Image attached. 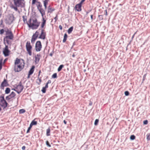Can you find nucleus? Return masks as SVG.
Instances as JSON below:
<instances>
[{
  "mask_svg": "<svg viewBox=\"0 0 150 150\" xmlns=\"http://www.w3.org/2000/svg\"><path fill=\"white\" fill-rule=\"evenodd\" d=\"M13 4H11L10 7L13 9L15 11L18 10V8H22L25 5V2L24 0H13Z\"/></svg>",
  "mask_w": 150,
  "mask_h": 150,
  "instance_id": "f257e3e1",
  "label": "nucleus"
},
{
  "mask_svg": "<svg viewBox=\"0 0 150 150\" xmlns=\"http://www.w3.org/2000/svg\"><path fill=\"white\" fill-rule=\"evenodd\" d=\"M27 24L29 28L34 30L37 29L38 28L40 25V22H38L36 18L32 19L30 18L28 22H27Z\"/></svg>",
  "mask_w": 150,
  "mask_h": 150,
  "instance_id": "f03ea898",
  "label": "nucleus"
},
{
  "mask_svg": "<svg viewBox=\"0 0 150 150\" xmlns=\"http://www.w3.org/2000/svg\"><path fill=\"white\" fill-rule=\"evenodd\" d=\"M6 32V36L4 39V43L5 44V42H6V43L8 44H9V42L8 39L10 40H12L13 38V35L12 31L8 29L7 30L5 31Z\"/></svg>",
  "mask_w": 150,
  "mask_h": 150,
  "instance_id": "7ed1b4c3",
  "label": "nucleus"
},
{
  "mask_svg": "<svg viewBox=\"0 0 150 150\" xmlns=\"http://www.w3.org/2000/svg\"><path fill=\"white\" fill-rule=\"evenodd\" d=\"M24 66V63L23 64L22 63L19 64H17L14 65V70L16 72H18L22 70Z\"/></svg>",
  "mask_w": 150,
  "mask_h": 150,
  "instance_id": "20e7f679",
  "label": "nucleus"
},
{
  "mask_svg": "<svg viewBox=\"0 0 150 150\" xmlns=\"http://www.w3.org/2000/svg\"><path fill=\"white\" fill-rule=\"evenodd\" d=\"M26 48L28 54L30 56H31L32 54V47L29 41H28L27 42L26 44Z\"/></svg>",
  "mask_w": 150,
  "mask_h": 150,
  "instance_id": "39448f33",
  "label": "nucleus"
},
{
  "mask_svg": "<svg viewBox=\"0 0 150 150\" xmlns=\"http://www.w3.org/2000/svg\"><path fill=\"white\" fill-rule=\"evenodd\" d=\"M42 48V45L41 42L40 41H38L36 42L35 44V48L37 52L40 51Z\"/></svg>",
  "mask_w": 150,
  "mask_h": 150,
  "instance_id": "423d86ee",
  "label": "nucleus"
},
{
  "mask_svg": "<svg viewBox=\"0 0 150 150\" xmlns=\"http://www.w3.org/2000/svg\"><path fill=\"white\" fill-rule=\"evenodd\" d=\"M39 33V32L37 31L33 34L31 40V42L33 44L34 43L35 40L38 37Z\"/></svg>",
  "mask_w": 150,
  "mask_h": 150,
  "instance_id": "0eeeda50",
  "label": "nucleus"
},
{
  "mask_svg": "<svg viewBox=\"0 0 150 150\" xmlns=\"http://www.w3.org/2000/svg\"><path fill=\"white\" fill-rule=\"evenodd\" d=\"M46 36V33L44 29H41V33L40 35L39 38L43 40H44Z\"/></svg>",
  "mask_w": 150,
  "mask_h": 150,
  "instance_id": "6e6552de",
  "label": "nucleus"
},
{
  "mask_svg": "<svg viewBox=\"0 0 150 150\" xmlns=\"http://www.w3.org/2000/svg\"><path fill=\"white\" fill-rule=\"evenodd\" d=\"M23 86L18 85L16 88V89L17 90H16L15 89L14 90L17 92L19 94L23 91Z\"/></svg>",
  "mask_w": 150,
  "mask_h": 150,
  "instance_id": "1a4fd4ad",
  "label": "nucleus"
},
{
  "mask_svg": "<svg viewBox=\"0 0 150 150\" xmlns=\"http://www.w3.org/2000/svg\"><path fill=\"white\" fill-rule=\"evenodd\" d=\"M8 105V103L6 100L0 101V105L3 108V109L7 107Z\"/></svg>",
  "mask_w": 150,
  "mask_h": 150,
  "instance_id": "9d476101",
  "label": "nucleus"
},
{
  "mask_svg": "<svg viewBox=\"0 0 150 150\" xmlns=\"http://www.w3.org/2000/svg\"><path fill=\"white\" fill-rule=\"evenodd\" d=\"M82 5L79 3L76 5L75 8L76 10L78 11H81Z\"/></svg>",
  "mask_w": 150,
  "mask_h": 150,
  "instance_id": "9b49d317",
  "label": "nucleus"
},
{
  "mask_svg": "<svg viewBox=\"0 0 150 150\" xmlns=\"http://www.w3.org/2000/svg\"><path fill=\"white\" fill-rule=\"evenodd\" d=\"M8 86L7 82V80L4 79V81L1 83V88H2L4 86Z\"/></svg>",
  "mask_w": 150,
  "mask_h": 150,
  "instance_id": "f8f14e48",
  "label": "nucleus"
},
{
  "mask_svg": "<svg viewBox=\"0 0 150 150\" xmlns=\"http://www.w3.org/2000/svg\"><path fill=\"white\" fill-rule=\"evenodd\" d=\"M41 57V55L40 54H38L35 56V62L37 64L38 63L40 59V57Z\"/></svg>",
  "mask_w": 150,
  "mask_h": 150,
  "instance_id": "ddd939ff",
  "label": "nucleus"
},
{
  "mask_svg": "<svg viewBox=\"0 0 150 150\" xmlns=\"http://www.w3.org/2000/svg\"><path fill=\"white\" fill-rule=\"evenodd\" d=\"M35 68V67L34 66H33L31 67V68L30 69V71L28 72V78L29 77V76L32 74L33 72L34 71V69Z\"/></svg>",
  "mask_w": 150,
  "mask_h": 150,
  "instance_id": "4468645a",
  "label": "nucleus"
},
{
  "mask_svg": "<svg viewBox=\"0 0 150 150\" xmlns=\"http://www.w3.org/2000/svg\"><path fill=\"white\" fill-rule=\"evenodd\" d=\"M10 51L8 50H4L3 51L4 54L5 56H7L9 55V54Z\"/></svg>",
  "mask_w": 150,
  "mask_h": 150,
  "instance_id": "2eb2a0df",
  "label": "nucleus"
},
{
  "mask_svg": "<svg viewBox=\"0 0 150 150\" xmlns=\"http://www.w3.org/2000/svg\"><path fill=\"white\" fill-rule=\"evenodd\" d=\"M38 10L40 11V13L41 14V16L42 17H43V16L45 14V11L44 9L42 8H40Z\"/></svg>",
  "mask_w": 150,
  "mask_h": 150,
  "instance_id": "dca6fc26",
  "label": "nucleus"
},
{
  "mask_svg": "<svg viewBox=\"0 0 150 150\" xmlns=\"http://www.w3.org/2000/svg\"><path fill=\"white\" fill-rule=\"evenodd\" d=\"M46 23V20H45L44 17H42V22L41 23V28L42 29L44 27V26L45 25Z\"/></svg>",
  "mask_w": 150,
  "mask_h": 150,
  "instance_id": "f3484780",
  "label": "nucleus"
},
{
  "mask_svg": "<svg viewBox=\"0 0 150 150\" xmlns=\"http://www.w3.org/2000/svg\"><path fill=\"white\" fill-rule=\"evenodd\" d=\"M36 3H37L36 5L37 6V9L38 10L40 9V8H42V5L40 2L38 1L36 2Z\"/></svg>",
  "mask_w": 150,
  "mask_h": 150,
  "instance_id": "a211bd4d",
  "label": "nucleus"
},
{
  "mask_svg": "<svg viewBox=\"0 0 150 150\" xmlns=\"http://www.w3.org/2000/svg\"><path fill=\"white\" fill-rule=\"evenodd\" d=\"M21 63H20V59L18 58H17L15 61L14 65L19 64Z\"/></svg>",
  "mask_w": 150,
  "mask_h": 150,
  "instance_id": "6ab92c4d",
  "label": "nucleus"
},
{
  "mask_svg": "<svg viewBox=\"0 0 150 150\" xmlns=\"http://www.w3.org/2000/svg\"><path fill=\"white\" fill-rule=\"evenodd\" d=\"M49 1V0H45L43 1L44 5L45 7V9H46L47 8V6Z\"/></svg>",
  "mask_w": 150,
  "mask_h": 150,
  "instance_id": "aec40b11",
  "label": "nucleus"
},
{
  "mask_svg": "<svg viewBox=\"0 0 150 150\" xmlns=\"http://www.w3.org/2000/svg\"><path fill=\"white\" fill-rule=\"evenodd\" d=\"M50 130L49 128L46 130V135L47 136H50Z\"/></svg>",
  "mask_w": 150,
  "mask_h": 150,
  "instance_id": "412c9836",
  "label": "nucleus"
},
{
  "mask_svg": "<svg viewBox=\"0 0 150 150\" xmlns=\"http://www.w3.org/2000/svg\"><path fill=\"white\" fill-rule=\"evenodd\" d=\"M67 36H67V34L66 33H65L64 35V39L63 40V42H66V41L67 40Z\"/></svg>",
  "mask_w": 150,
  "mask_h": 150,
  "instance_id": "4be33fe9",
  "label": "nucleus"
},
{
  "mask_svg": "<svg viewBox=\"0 0 150 150\" xmlns=\"http://www.w3.org/2000/svg\"><path fill=\"white\" fill-rule=\"evenodd\" d=\"M16 94L15 93L13 92H12L11 94L9 95V96L10 97V98H13L15 97V96H16Z\"/></svg>",
  "mask_w": 150,
  "mask_h": 150,
  "instance_id": "5701e85b",
  "label": "nucleus"
},
{
  "mask_svg": "<svg viewBox=\"0 0 150 150\" xmlns=\"http://www.w3.org/2000/svg\"><path fill=\"white\" fill-rule=\"evenodd\" d=\"M50 7L48 8V12L51 13L53 11H54L55 9L54 8H50Z\"/></svg>",
  "mask_w": 150,
  "mask_h": 150,
  "instance_id": "b1692460",
  "label": "nucleus"
},
{
  "mask_svg": "<svg viewBox=\"0 0 150 150\" xmlns=\"http://www.w3.org/2000/svg\"><path fill=\"white\" fill-rule=\"evenodd\" d=\"M73 26H71L70 27L68 30V33L69 34L71 33L72 31H73Z\"/></svg>",
  "mask_w": 150,
  "mask_h": 150,
  "instance_id": "393cba45",
  "label": "nucleus"
},
{
  "mask_svg": "<svg viewBox=\"0 0 150 150\" xmlns=\"http://www.w3.org/2000/svg\"><path fill=\"white\" fill-rule=\"evenodd\" d=\"M64 65L63 64L60 65L58 68L57 70L58 71H60L62 68L64 67Z\"/></svg>",
  "mask_w": 150,
  "mask_h": 150,
  "instance_id": "a878e982",
  "label": "nucleus"
},
{
  "mask_svg": "<svg viewBox=\"0 0 150 150\" xmlns=\"http://www.w3.org/2000/svg\"><path fill=\"white\" fill-rule=\"evenodd\" d=\"M37 122L36 121H35L34 120H33L32 121L30 125L32 126L33 125H36L37 124Z\"/></svg>",
  "mask_w": 150,
  "mask_h": 150,
  "instance_id": "bb28decb",
  "label": "nucleus"
},
{
  "mask_svg": "<svg viewBox=\"0 0 150 150\" xmlns=\"http://www.w3.org/2000/svg\"><path fill=\"white\" fill-rule=\"evenodd\" d=\"M10 91V89L9 88H6L5 92L6 94L9 93Z\"/></svg>",
  "mask_w": 150,
  "mask_h": 150,
  "instance_id": "cd10ccee",
  "label": "nucleus"
},
{
  "mask_svg": "<svg viewBox=\"0 0 150 150\" xmlns=\"http://www.w3.org/2000/svg\"><path fill=\"white\" fill-rule=\"evenodd\" d=\"M25 112V110L24 109H20L19 111V113L20 114H22L24 112Z\"/></svg>",
  "mask_w": 150,
  "mask_h": 150,
  "instance_id": "c85d7f7f",
  "label": "nucleus"
},
{
  "mask_svg": "<svg viewBox=\"0 0 150 150\" xmlns=\"http://www.w3.org/2000/svg\"><path fill=\"white\" fill-rule=\"evenodd\" d=\"M6 100L4 98V96L3 95H2L0 96V101H3Z\"/></svg>",
  "mask_w": 150,
  "mask_h": 150,
  "instance_id": "c756f323",
  "label": "nucleus"
},
{
  "mask_svg": "<svg viewBox=\"0 0 150 150\" xmlns=\"http://www.w3.org/2000/svg\"><path fill=\"white\" fill-rule=\"evenodd\" d=\"M146 139L148 141L150 140V134L148 133L146 135Z\"/></svg>",
  "mask_w": 150,
  "mask_h": 150,
  "instance_id": "7c9ffc66",
  "label": "nucleus"
},
{
  "mask_svg": "<svg viewBox=\"0 0 150 150\" xmlns=\"http://www.w3.org/2000/svg\"><path fill=\"white\" fill-rule=\"evenodd\" d=\"M42 77H40V78H38V80H39V82H37L38 84H40L42 81L41 79Z\"/></svg>",
  "mask_w": 150,
  "mask_h": 150,
  "instance_id": "2f4dec72",
  "label": "nucleus"
},
{
  "mask_svg": "<svg viewBox=\"0 0 150 150\" xmlns=\"http://www.w3.org/2000/svg\"><path fill=\"white\" fill-rule=\"evenodd\" d=\"M32 126L30 124L29 127L28 128L27 131V133H28L30 132V130L32 127Z\"/></svg>",
  "mask_w": 150,
  "mask_h": 150,
  "instance_id": "473e14b6",
  "label": "nucleus"
},
{
  "mask_svg": "<svg viewBox=\"0 0 150 150\" xmlns=\"http://www.w3.org/2000/svg\"><path fill=\"white\" fill-rule=\"evenodd\" d=\"M52 77L53 78H55L57 77V74L56 73H54L52 76Z\"/></svg>",
  "mask_w": 150,
  "mask_h": 150,
  "instance_id": "72a5a7b5",
  "label": "nucleus"
},
{
  "mask_svg": "<svg viewBox=\"0 0 150 150\" xmlns=\"http://www.w3.org/2000/svg\"><path fill=\"white\" fill-rule=\"evenodd\" d=\"M135 137L134 135H132L130 137V139L132 140H133L135 139Z\"/></svg>",
  "mask_w": 150,
  "mask_h": 150,
  "instance_id": "f704fd0d",
  "label": "nucleus"
},
{
  "mask_svg": "<svg viewBox=\"0 0 150 150\" xmlns=\"http://www.w3.org/2000/svg\"><path fill=\"white\" fill-rule=\"evenodd\" d=\"M23 21H24V23L26 21V22H27V18H26V16H23Z\"/></svg>",
  "mask_w": 150,
  "mask_h": 150,
  "instance_id": "c9c22d12",
  "label": "nucleus"
},
{
  "mask_svg": "<svg viewBox=\"0 0 150 150\" xmlns=\"http://www.w3.org/2000/svg\"><path fill=\"white\" fill-rule=\"evenodd\" d=\"M46 88H45L44 87L42 88V91L43 93H45L46 92Z\"/></svg>",
  "mask_w": 150,
  "mask_h": 150,
  "instance_id": "e433bc0d",
  "label": "nucleus"
},
{
  "mask_svg": "<svg viewBox=\"0 0 150 150\" xmlns=\"http://www.w3.org/2000/svg\"><path fill=\"white\" fill-rule=\"evenodd\" d=\"M99 120L98 119H96L95 120L94 122L95 125H97L98 123Z\"/></svg>",
  "mask_w": 150,
  "mask_h": 150,
  "instance_id": "4c0bfd02",
  "label": "nucleus"
},
{
  "mask_svg": "<svg viewBox=\"0 0 150 150\" xmlns=\"http://www.w3.org/2000/svg\"><path fill=\"white\" fill-rule=\"evenodd\" d=\"M46 145L49 147H51V145L50 144L48 141H46Z\"/></svg>",
  "mask_w": 150,
  "mask_h": 150,
  "instance_id": "58836bf2",
  "label": "nucleus"
},
{
  "mask_svg": "<svg viewBox=\"0 0 150 150\" xmlns=\"http://www.w3.org/2000/svg\"><path fill=\"white\" fill-rule=\"evenodd\" d=\"M2 60H1L0 61V71L2 69Z\"/></svg>",
  "mask_w": 150,
  "mask_h": 150,
  "instance_id": "ea45409f",
  "label": "nucleus"
},
{
  "mask_svg": "<svg viewBox=\"0 0 150 150\" xmlns=\"http://www.w3.org/2000/svg\"><path fill=\"white\" fill-rule=\"evenodd\" d=\"M98 18L100 20H102L103 19V15H100L98 16Z\"/></svg>",
  "mask_w": 150,
  "mask_h": 150,
  "instance_id": "a19ab883",
  "label": "nucleus"
},
{
  "mask_svg": "<svg viewBox=\"0 0 150 150\" xmlns=\"http://www.w3.org/2000/svg\"><path fill=\"white\" fill-rule=\"evenodd\" d=\"M37 0H32V5H33L35 4L36 2L37 1Z\"/></svg>",
  "mask_w": 150,
  "mask_h": 150,
  "instance_id": "79ce46f5",
  "label": "nucleus"
},
{
  "mask_svg": "<svg viewBox=\"0 0 150 150\" xmlns=\"http://www.w3.org/2000/svg\"><path fill=\"white\" fill-rule=\"evenodd\" d=\"M125 94L126 96H128L129 94V93L128 91H126L125 92Z\"/></svg>",
  "mask_w": 150,
  "mask_h": 150,
  "instance_id": "37998d69",
  "label": "nucleus"
},
{
  "mask_svg": "<svg viewBox=\"0 0 150 150\" xmlns=\"http://www.w3.org/2000/svg\"><path fill=\"white\" fill-rule=\"evenodd\" d=\"M4 29H1L0 30V34H2L4 33Z\"/></svg>",
  "mask_w": 150,
  "mask_h": 150,
  "instance_id": "c03bdc74",
  "label": "nucleus"
},
{
  "mask_svg": "<svg viewBox=\"0 0 150 150\" xmlns=\"http://www.w3.org/2000/svg\"><path fill=\"white\" fill-rule=\"evenodd\" d=\"M148 123V121L147 120H146L144 121L143 122V123L144 125H146Z\"/></svg>",
  "mask_w": 150,
  "mask_h": 150,
  "instance_id": "a18cd8bd",
  "label": "nucleus"
},
{
  "mask_svg": "<svg viewBox=\"0 0 150 150\" xmlns=\"http://www.w3.org/2000/svg\"><path fill=\"white\" fill-rule=\"evenodd\" d=\"M11 98H10V97L9 96H7L6 97V99L7 100H9L10 99H11Z\"/></svg>",
  "mask_w": 150,
  "mask_h": 150,
  "instance_id": "49530a36",
  "label": "nucleus"
},
{
  "mask_svg": "<svg viewBox=\"0 0 150 150\" xmlns=\"http://www.w3.org/2000/svg\"><path fill=\"white\" fill-rule=\"evenodd\" d=\"M146 74H145L144 76H143V81H144L145 79H146Z\"/></svg>",
  "mask_w": 150,
  "mask_h": 150,
  "instance_id": "de8ad7c7",
  "label": "nucleus"
},
{
  "mask_svg": "<svg viewBox=\"0 0 150 150\" xmlns=\"http://www.w3.org/2000/svg\"><path fill=\"white\" fill-rule=\"evenodd\" d=\"M85 1V0H81V2L79 3L80 4L82 5L83 3Z\"/></svg>",
  "mask_w": 150,
  "mask_h": 150,
  "instance_id": "09e8293b",
  "label": "nucleus"
},
{
  "mask_svg": "<svg viewBox=\"0 0 150 150\" xmlns=\"http://www.w3.org/2000/svg\"><path fill=\"white\" fill-rule=\"evenodd\" d=\"M54 19L55 20V22L58 19L57 15L54 18Z\"/></svg>",
  "mask_w": 150,
  "mask_h": 150,
  "instance_id": "8fccbe9b",
  "label": "nucleus"
},
{
  "mask_svg": "<svg viewBox=\"0 0 150 150\" xmlns=\"http://www.w3.org/2000/svg\"><path fill=\"white\" fill-rule=\"evenodd\" d=\"M4 50H8V46L5 45V47Z\"/></svg>",
  "mask_w": 150,
  "mask_h": 150,
  "instance_id": "3c124183",
  "label": "nucleus"
},
{
  "mask_svg": "<svg viewBox=\"0 0 150 150\" xmlns=\"http://www.w3.org/2000/svg\"><path fill=\"white\" fill-rule=\"evenodd\" d=\"M25 146H23L22 147V150H25Z\"/></svg>",
  "mask_w": 150,
  "mask_h": 150,
  "instance_id": "603ef678",
  "label": "nucleus"
},
{
  "mask_svg": "<svg viewBox=\"0 0 150 150\" xmlns=\"http://www.w3.org/2000/svg\"><path fill=\"white\" fill-rule=\"evenodd\" d=\"M59 28L60 30H62V27L61 25H59Z\"/></svg>",
  "mask_w": 150,
  "mask_h": 150,
  "instance_id": "864d4df0",
  "label": "nucleus"
},
{
  "mask_svg": "<svg viewBox=\"0 0 150 150\" xmlns=\"http://www.w3.org/2000/svg\"><path fill=\"white\" fill-rule=\"evenodd\" d=\"M44 87L46 88H48V84L47 83H46L45 85V86Z\"/></svg>",
  "mask_w": 150,
  "mask_h": 150,
  "instance_id": "5fc2aeb1",
  "label": "nucleus"
},
{
  "mask_svg": "<svg viewBox=\"0 0 150 150\" xmlns=\"http://www.w3.org/2000/svg\"><path fill=\"white\" fill-rule=\"evenodd\" d=\"M51 82V81L50 80H49L47 83L48 84H49V83H50Z\"/></svg>",
  "mask_w": 150,
  "mask_h": 150,
  "instance_id": "6e6d98bb",
  "label": "nucleus"
},
{
  "mask_svg": "<svg viewBox=\"0 0 150 150\" xmlns=\"http://www.w3.org/2000/svg\"><path fill=\"white\" fill-rule=\"evenodd\" d=\"M105 15L106 16H107L108 15V14H107V10H105Z\"/></svg>",
  "mask_w": 150,
  "mask_h": 150,
  "instance_id": "4d7b16f0",
  "label": "nucleus"
},
{
  "mask_svg": "<svg viewBox=\"0 0 150 150\" xmlns=\"http://www.w3.org/2000/svg\"><path fill=\"white\" fill-rule=\"evenodd\" d=\"M137 32H136L133 35L132 37V39H133V38H134V35L136 34Z\"/></svg>",
  "mask_w": 150,
  "mask_h": 150,
  "instance_id": "13d9d810",
  "label": "nucleus"
},
{
  "mask_svg": "<svg viewBox=\"0 0 150 150\" xmlns=\"http://www.w3.org/2000/svg\"><path fill=\"white\" fill-rule=\"evenodd\" d=\"M64 123L66 125L67 124V121L65 120H64Z\"/></svg>",
  "mask_w": 150,
  "mask_h": 150,
  "instance_id": "bf43d9fd",
  "label": "nucleus"
},
{
  "mask_svg": "<svg viewBox=\"0 0 150 150\" xmlns=\"http://www.w3.org/2000/svg\"><path fill=\"white\" fill-rule=\"evenodd\" d=\"M91 20H92L93 19V15H92L91 16Z\"/></svg>",
  "mask_w": 150,
  "mask_h": 150,
  "instance_id": "052dcab7",
  "label": "nucleus"
},
{
  "mask_svg": "<svg viewBox=\"0 0 150 150\" xmlns=\"http://www.w3.org/2000/svg\"><path fill=\"white\" fill-rule=\"evenodd\" d=\"M18 85L22 86V83H21V82H20L19 83V84Z\"/></svg>",
  "mask_w": 150,
  "mask_h": 150,
  "instance_id": "680f3d73",
  "label": "nucleus"
},
{
  "mask_svg": "<svg viewBox=\"0 0 150 150\" xmlns=\"http://www.w3.org/2000/svg\"><path fill=\"white\" fill-rule=\"evenodd\" d=\"M52 55H53V54L52 53H50V55L51 56H52Z\"/></svg>",
  "mask_w": 150,
  "mask_h": 150,
  "instance_id": "e2e57ef3",
  "label": "nucleus"
},
{
  "mask_svg": "<svg viewBox=\"0 0 150 150\" xmlns=\"http://www.w3.org/2000/svg\"><path fill=\"white\" fill-rule=\"evenodd\" d=\"M41 71L40 70L39 72V73H38V74H40V73H41Z\"/></svg>",
  "mask_w": 150,
  "mask_h": 150,
  "instance_id": "0e129e2a",
  "label": "nucleus"
},
{
  "mask_svg": "<svg viewBox=\"0 0 150 150\" xmlns=\"http://www.w3.org/2000/svg\"><path fill=\"white\" fill-rule=\"evenodd\" d=\"M72 56L73 57H75V55L74 54H73L72 55Z\"/></svg>",
  "mask_w": 150,
  "mask_h": 150,
  "instance_id": "69168bd1",
  "label": "nucleus"
},
{
  "mask_svg": "<svg viewBox=\"0 0 150 150\" xmlns=\"http://www.w3.org/2000/svg\"><path fill=\"white\" fill-rule=\"evenodd\" d=\"M40 74H38V78H40Z\"/></svg>",
  "mask_w": 150,
  "mask_h": 150,
  "instance_id": "338daca9",
  "label": "nucleus"
},
{
  "mask_svg": "<svg viewBox=\"0 0 150 150\" xmlns=\"http://www.w3.org/2000/svg\"><path fill=\"white\" fill-rule=\"evenodd\" d=\"M1 12L0 13V18H1Z\"/></svg>",
  "mask_w": 150,
  "mask_h": 150,
  "instance_id": "774afa93",
  "label": "nucleus"
}]
</instances>
